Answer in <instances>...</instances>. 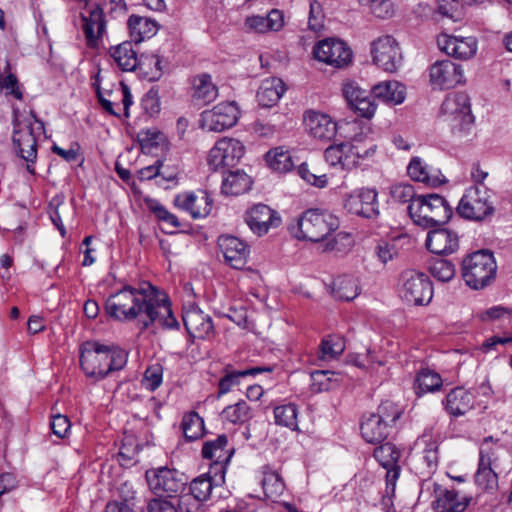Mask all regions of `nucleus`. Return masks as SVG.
I'll use <instances>...</instances> for the list:
<instances>
[{
	"instance_id": "obj_16",
	"label": "nucleus",
	"mask_w": 512,
	"mask_h": 512,
	"mask_svg": "<svg viewBox=\"0 0 512 512\" xmlns=\"http://www.w3.org/2000/svg\"><path fill=\"white\" fill-rule=\"evenodd\" d=\"M439 444L431 434L424 433L415 442L412 459L415 468L422 475L433 473L439 462Z\"/></svg>"
},
{
	"instance_id": "obj_21",
	"label": "nucleus",
	"mask_w": 512,
	"mask_h": 512,
	"mask_svg": "<svg viewBox=\"0 0 512 512\" xmlns=\"http://www.w3.org/2000/svg\"><path fill=\"white\" fill-rule=\"evenodd\" d=\"M81 20L87 45L90 48L97 47L99 39L106 31V21L102 8L98 5L90 7L87 14H81Z\"/></svg>"
},
{
	"instance_id": "obj_8",
	"label": "nucleus",
	"mask_w": 512,
	"mask_h": 512,
	"mask_svg": "<svg viewBox=\"0 0 512 512\" xmlns=\"http://www.w3.org/2000/svg\"><path fill=\"white\" fill-rule=\"evenodd\" d=\"M441 114L453 131L469 130L474 122L469 96L463 92L449 94L441 105Z\"/></svg>"
},
{
	"instance_id": "obj_28",
	"label": "nucleus",
	"mask_w": 512,
	"mask_h": 512,
	"mask_svg": "<svg viewBox=\"0 0 512 512\" xmlns=\"http://www.w3.org/2000/svg\"><path fill=\"white\" fill-rule=\"evenodd\" d=\"M475 394L463 387L453 388L443 399L445 410L453 417L465 415L474 408Z\"/></svg>"
},
{
	"instance_id": "obj_56",
	"label": "nucleus",
	"mask_w": 512,
	"mask_h": 512,
	"mask_svg": "<svg viewBox=\"0 0 512 512\" xmlns=\"http://www.w3.org/2000/svg\"><path fill=\"white\" fill-rule=\"evenodd\" d=\"M176 497L156 495L147 501V512H178Z\"/></svg>"
},
{
	"instance_id": "obj_30",
	"label": "nucleus",
	"mask_w": 512,
	"mask_h": 512,
	"mask_svg": "<svg viewBox=\"0 0 512 512\" xmlns=\"http://www.w3.org/2000/svg\"><path fill=\"white\" fill-rule=\"evenodd\" d=\"M249 31L267 33L280 31L284 26V15L278 9H272L267 16L253 15L245 19Z\"/></svg>"
},
{
	"instance_id": "obj_55",
	"label": "nucleus",
	"mask_w": 512,
	"mask_h": 512,
	"mask_svg": "<svg viewBox=\"0 0 512 512\" xmlns=\"http://www.w3.org/2000/svg\"><path fill=\"white\" fill-rule=\"evenodd\" d=\"M341 90L348 107L366 97L367 94H371L370 91L363 89L357 81L352 79L343 80Z\"/></svg>"
},
{
	"instance_id": "obj_54",
	"label": "nucleus",
	"mask_w": 512,
	"mask_h": 512,
	"mask_svg": "<svg viewBox=\"0 0 512 512\" xmlns=\"http://www.w3.org/2000/svg\"><path fill=\"white\" fill-rule=\"evenodd\" d=\"M214 483L210 475L195 478L189 486V491L204 503L210 498Z\"/></svg>"
},
{
	"instance_id": "obj_29",
	"label": "nucleus",
	"mask_w": 512,
	"mask_h": 512,
	"mask_svg": "<svg viewBox=\"0 0 512 512\" xmlns=\"http://www.w3.org/2000/svg\"><path fill=\"white\" fill-rule=\"evenodd\" d=\"M319 8L320 4L316 0L310 3L308 27L300 38L305 49L312 45V56L317 61H320V21L316 15Z\"/></svg>"
},
{
	"instance_id": "obj_49",
	"label": "nucleus",
	"mask_w": 512,
	"mask_h": 512,
	"mask_svg": "<svg viewBox=\"0 0 512 512\" xmlns=\"http://www.w3.org/2000/svg\"><path fill=\"white\" fill-rule=\"evenodd\" d=\"M262 487L266 497L274 500L283 494L285 484L276 471L268 470L264 471Z\"/></svg>"
},
{
	"instance_id": "obj_64",
	"label": "nucleus",
	"mask_w": 512,
	"mask_h": 512,
	"mask_svg": "<svg viewBox=\"0 0 512 512\" xmlns=\"http://www.w3.org/2000/svg\"><path fill=\"white\" fill-rule=\"evenodd\" d=\"M50 426L52 432L59 438H64L71 427L68 417L62 414L53 416Z\"/></svg>"
},
{
	"instance_id": "obj_4",
	"label": "nucleus",
	"mask_w": 512,
	"mask_h": 512,
	"mask_svg": "<svg viewBox=\"0 0 512 512\" xmlns=\"http://www.w3.org/2000/svg\"><path fill=\"white\" fill-rule=\"evenodd\" d=\"M131 41H124L110 48V55L123 71L139 69L148 81L159 80L163 74L162 60L158 55L137 56Z\"/></svg>"
},
{
	"instance_id": "obj_42",
	"label": "nucleus",
	"mask_w": 512,
	"mask_h": 512,
	"mask_svg": "<svg viewBox=\"0 0 512 512\" xmlns=\"http://www.w3.org/2000/svg\"><path fill=\"white\" fill-rule=\"evenodd\" d=\"M407 171L414 181L422 182L428 186L436 187L443 182L438 175L429 172L428 166L419 157H414L410 161Z\"/></svg>"
},
{
	"instance_id": "obj_63",
	"label": "nucleus",
	"mask_w": 512,
	"mask_h": 512,
	"mask_svg": "<svg viewBox=\"0 0 512 512\" xmlns=\"http://www.w3.org/2000/svg\"><path fill=\"white\" fill-rule=\"evenodd\" d=\"M303 125L312 136L318 137L320 128V113L316 110H308L303 116Z\"/></svg>"
},
{
	"instance_id": "obj_7",
	"label": "nucleus",
	"mask_w": 512,
	"mask_h": 512,
	"mask_svg": "<svg viewBox=\"0 0 512 512\" xmlns=\"http://www.w3.org/2000/svg\"><path fill=\"white\" fill-rule=\"evenodd\" d=\"M456 211L461 217L473 221L491 217L495 212L491 191L486 186L470 187L460 199Z\"/></svg>"
},
{
	"instance_id": "obj_40",
	"label": "nucleus",
	"mask_w": 512,
	"mask_h": 512,
	"mask_svg": "<svg viewBox=\"0 0 512 512\" xmlns=\"http://www.w3.org/2000/svg\"><path fill=\"white\" fill-rule=\"evenodd\" d=\"M252 180L245 172L230 171L223 179L222 192L226 195L237 196L251 189Z\"/></svg>"
},
{
	"instance_id": "obj_31",
	"label": "nucleus",
	"mask_w": 512,
	"mask_h": 512,
	"mask_svg": "<svg viewBox=\"0 0 512 512\" xmlns=\"http://www.w3.org/2000/svg\"><path fill=\"white\" fill-rule=\"evenodd\" d=\"M287 87L284 81L277 77H270L261 82L257 91V101L262 107H272L281 99Z\"/></svg>"
},
{
	"instance_id": "obj_6",
	"label": "nucleus",
	"mask_w": 512,
	"mask_h": 512,
	"mask_svg": "<svg viewBox=\"0 0 512 512\" xmlns=\"http://www.w3.org/2000/svg\"><path fill=\"white\" fill-rule=\"evenodd\" d=\"M496 270L493 253L488 250L473 252L462 261V277L469 287L476 290L489 285Z\"/></svg>"
},
{
	"instance_id": "obj_47",
	"label": "nucleus",
	"mask_w": 512,
	"mask_h": 512,
	"mask_svg": "<svg viewBox=\"0 0 512 512\" xmlns=\"http://www.w3.org/2000/svg\"><path fill=\"white\" fill-rule=\"evenodd\" d=\"M324 156L326 162L332 167L340 166L341 168H345L349 167L351 164H356L354 159L350 161L347 145L345 144L329 145L325 148Z\"/></svg>"
},
{
	"instance_id": "obj_23",
	"label": "nucleus",
	"mask_w": 512,
	"mask_h": 512,
	"mask_svg": "<svg viewBox=\"0 0 512 512\" xmlns=\"http://www.w3.org/2000/svg\"><path fill=\"white\" fill-rule=\"evenodd\" d=\"M438 46L447 55L460 60L473 57L477 51V41L474 37L442 35L438 38Z\"/></svg>"
},
{
	"instance_id": "obj_44",
	"label": "nucleus",
	"mask_w": 512,
	"mask_h": 512,
	"mask_svg": "<svg viewBox=\"0 0 512 512\" xmlns=\"http://www.w3.org/2000/svg\"><path fill=\"white\" fill-rule=\"evenodd\" d=\"M377 145L371 137H363L362 135H356L352 143L347 145L348 154L353 158L367 159L374 155L376 152Z\"/></svg>"
},
{
	"instance_id": "obj_45",
	"label": "nucleus",
	"mask_w": 512,
	"mask_h": 512,
	"mask_svg": "<svg viewBox=\"0 0 512 512\" xmlns=\"http://www.w3.org/2000/svg\"><path fill=\"white\" fill-rule=\"evenodd\" d=\"M252 417V409L244 400H240L233 405H229L222 411V418L232 424H244Z\"/></svg>"
},
{
	"instance_id": "obj_57",
	"label": "nucleus",
	"mask_w": 512,
	"mask_h": 512,
	"mask_svg": "<svg viewBox=\"0 0 512 512\" xmlns=\"http://www.w3.org/2000/svg\"><path fill=\"white\" fill-rule=\"evenodd\" d=\"M401 413V410L395 403L387 400L379 405L377 412L374 414L379 419L382 418V422L392 428L396 421L400 418Z\"/></svg>"
},
{
	"instance_id": "obj_26",
	"label": "nucleus",
	"mask_w": 512,
	"mask_h": 512,
	"mask_svg": "<svg viewBox=\"0 0 512 512\" xmlns=\"http://www.w3.org/2000/svg\"><path fill=\"white\" fill-rule=\"evenodd\" d=\"M174 204L188 212L194 219L206 217L212 209V201L206 193H202L200 196L193 192L181 193L175 197Z\"/></svg>"
},
{
	"instance_id": "obj_39",
	"label": "nucleus",
	"mask_w": 512,
	"mask_h": 512,
	"mask_svg": "<svg viewBox=\"0 0 512 512\" xmlns=\"http://www.w3.org/2000/svg\"><path fill=\"white\" fill-rule=\"evenodd\" d=\"M360 429L366 442L376 444L387 438L391 428L382 422V418L379 419L374 413H371L364 417Z\"/></svg>"
},
{
	"instance_id": "obj_1",
	"label": "nucleus",
	"mask_w": 512,
	"mask_h": 512,
	"mask_svg": "<svg viewBox=\"0 0 512 512\" xmlns=\"http://www.w3.org/2000/svg\"><path fill=\"white\" fill-rule=\"evenodd\" d=\"M105 308L115 320L131 321L140 317L142 330L156 322L164 329L180 328L166 294L149 282H141L137 287L125 285L108 297Z\"/></svg>"
},
{
	"instance_id": "obj_27",
	"label": "nucleus",
	"mask_w": 512,
	"mask_h": 512,
	"mask_svg": "<svg viewBox=\"0 0 512 512\" xmlns=\"http://www.w3.org/2000/svg\"><path fill=\"white\" fill-rule=\"evenodd\" d=\"M435 492L436 499L433 505L436 512H464L472 500L470 496L455 489L438 488Z\"/></svg>"
},
{
	"instance_id": "obj_17",
	"label": "nucleus",
	"mask_w": 512,
	"mask_h": 512,
	"mask_svg": "<svg viewBox=\"0 0 512 512\" xmlns=\"http://www.w3.org/2000/svg\"><path fill=\"white\" fill-rule=\"evenodd\" d=\"M245 222L254 234L262 236L271 228L279 227L282 220L277 211L266 204L259 203L246 211Z\"/></svg>"
},
{
	"instance_id": "obj_37",
	"label": "nucleus",
	"mask_w": 512,
	"mask_h": 512,
	"mask_svg": "<svg viewBox=\"0 0 512 512\" xmlns=\"http://www.w3.org/2000/svg\"><path fill=\"white\" fill-rule=\"evenodd\" d=\"M127 25L131 40L136 44L154 36L159 28L155 20L135 14L129 16Z\"/></svg>"
},
{
	"instance_id": "obj_5",
	"label": "nucleus",
	"mask_w": 512,
	"mask_h": 512,
	"mask_svg": "<svg viewBox=\"0 0 512 512\" xmlns=\"http://www.w3.org/2000/svg\"><path fill=\"white\" fill-rule=\"evenodd\" d=\"M407 210L414 223L424 228L443 225L453 214L452 207L446 199L434 193L419 195L407 206Z\"/></svg>"
},
{
	"instance_id": "obj_35",
	"label": "nucleus",
	"mask_w": 512,
	"mask_h": 512,
	"mask_svg": "<svg viewBox=\"0 0 512 512\" xmlns=\"http://www.w3.org/2000/svg\"><path fill=\"white\" fill-rule=\"evenodd\" d=\"M330 295L339 301H352L360 291L356 279L351 275H340L327 285Z\"/></svg>"
},
{
	"instance_id": "obj_53",
	"label": "nucleus",
	"mask_w": 512,
	"mask_h": 512,
	"mask_svg": "<svg viewBox=\"0 0 512 512\" xmlns=\"http://www.w3.org/2000/svg\"><path fill=\"white\" fill-rule=\"evenodd\" d=\"M389 195L393 202L410 205L418 196L414 187L409 183H396L390 186Z\"/></svg>"
},
{
	"instance_id": "obj_9",
	"label": "nucleus",
	"mask_w": 512,
	"mask_h": 512,
	"mask_svg": "<svg viewBox=\"0 0 512 512\" xmlns=\"http://www.w3.org/2000/svg\"><path fill=\"white\" fill-rule=\"evenodd\" d=\"M146 480L149 489L155 495H166L176 497L182 493L186 484V476L176 469L168 467H159L146 472Z\"/></svg>"
},
{
	"instance_id": "obj_18",
	"label": "nucleus",
	"mask_w": 512,
	"mask_h": 512,
	"mask_svg": "<svg viewBox=\"0 0 512 512\" xmlns=\"http://www.w3.org/2000/svg\"><path fill=\"white\" fill-rule=\"evenodd\" d=\"M430 83L434 88L450 89L463 81V70L450 60L436 61L430 67Z\"/></svg>"
},
{
	"instance_id": "obj_25",
	"label": "nucleus",
	"mask_w": 512,
	"mask_h": 512,
	"mask_svg": "<svg viewBox=\"0 0 512 512\" xmlns=\"http://www.w3.org/2000/svg\"><path fill=\"white\" fill-rule=\"evenodd\" d=\"M183 324L189 335L205 339L214 333L212 318L199 308H191L182 315Z\"/></svg>"
},
{
	"instance_id": "obj_3",
	"label": "nucleus",
	"mask_w": 512,
	"mask_h": 512,
	"mask_svg": "<svg viewBox=\"0 0 512 512\" xmlns=\"http://www.w3.org/2000/svg\"><path fill=\"white\" fill-rule=\"evenodd\" d=\"M12 125L13 151L25 161L36 162L38 145L35 134L44 132V122L37 118L33 110L24 116L18 108H13Z\"/></svg>"
},
{
	"instance_id": "obj_32",
	"label": "nucleus",
	"mask_w": 512,
	"mask_h": 512,
	"mask_svg": "<svg viewBox=\"0 0 512 512\" xmlns=\"http://www.w3.org/2000/svg\"><path fill=\"white\" fill-rule=\"evenodd\" d=\"M370 93L374 99L389 105H399L406 98L405 86L397 81L380 82L371 88Z\"/></svg>"
},
{
	"instance_id": "obj_14",
	"label": "nucleus",
	"mask_w": 512,
	"mask_h": 512,
	"mask_svg": "<svg viewBox=\"0 0 512 512\" xmlns=\"http://www.w3.org/2000/svg\"><path fill=\"white\" fill-rule=\"evenodd\" d=\"M245 153L241 141L234 138H222L216 142L208 155V165L214 171L224 167H234Z\"/></svg>"
},
{
	"instance_id": "obj_41",
	"label": "nucleus",
	"mask_w": 512,
	"mask_h": 512,
	"mask_svg": "<svg viewBox=\"0 0 512 512\" xmlns=\"http://www.w3.org/2000/svg\"><path fill=\"white\" fill-rule=\"evenodd\" d=\"M442 385L443 380L440 374L428 368L421 369L414 381L415 393L418 396L439 391Z\"/></svg>"
},
{
	"instance_id": "obj_58",
	"label": "nucleus",
	"mask_w": 512,
	"mask_h": 512,
	"mask_svg": "<svg viewBox=\"0 0 512 512\" xmlns=\"http://www.w3.org/2000/svg\"><path fill=\"white\" fill-rule=\"evenodd\" d=\"M175 504L178 512H203L204 510V502L190 491L180 496L177 494Z\"/></svg>"
},
{
	"instance_id": "obj_61",
	"label": "nucleus",
	"mask_w": 512,
	"mask_h": 512,
	"mask_svg": "<svg viewBox=\"0 0 512 512\" xmlns=\"http://www.w3.org/2000/svg\"><path fill=\"white\" fill-rule=\"evenodd\" d=\"M142 149L151 150L164 140V135L157 129L141 130L137 135Z\"/></svg>"
},
{
	"instance_id": "obj_15",
	"label": "nucleus",
	"mask_w": 512,
	"mask_h": 512,
	"mask_svg": "<svg viewBox=\"0 0 512 512\" xmlns=\"http://www.w3.org/2000/svg\"><path fill=\"white\" fill-rule=\"evenodd\" d=\"M373 62L382 70L393 73L402 63V53L397 41L392 36L379 37L372 43Z\"/></svg>"
},
{
	"instance_id": "obj_36",
	"label": "nucleus",
	"mask_w": 512,
	"mask_h": 512,
	"mask_svg": "<svg viewBox=\"0 0 512 512\" xmlns=\"http://www.w3.org/2000/svg\"><path fill=\"white\" fill-rule=\"evenodd\" d=\"M297 238L311 242L320 241V212L318 208L306 210L298 220Z\"/></svg>"
},
{
	"instance_id": "obj_22",
	"label": "nucleus",
	"mask_w": 512,
	"mask_h": 512,
	"mask_svg": "<svg viewBox=\"0 0 512 512\" xmlns=\"http://www.w3.org/2000/svg\"><path fill=\"white\" fill-rule=\"evenodd\" d=\"M218 246L225 261L234 269H241L247 263L248 246L239 238L222 235L218 238Z\"/></svg>"
},
{
	"instance_id": "obj_62",
	"label": "nucleus",
	"mask_w": 512,
	"mask_h": 512,
	"mask_svg": "<svg viewBox=\"0 0 512 512\" xmlns=\"http://www.w3.org/2000/svg\"><path fill=\"white\" fill-rule=\"evenodd\" d=\"M163 368L160 365L149 366L143 378L145 387L150 391H155L162 383Z\"/></svg>"
},
{
	"instance_id": "obj_52",
	"label": "nucleus",
	"mask_w": 512,
	"mask_h": 512,
	"mask_svg": "<svg viewBox=\"0 0 512 512\" xmlns=\"http://www.w3.org/2000/svg\"><path fill=\"white\" fill-rule=\"evenodd\" d=\"M429 270L432 276L441 282L450 281L456 271L455 265L450 260L440 257L431 260Z\"/></svg>"
},
{
	"instance_id": "obj_33",
	"label": "nucleus",
	"mask_w": 512,
	"mask_h": 512,
	"mask_svg": "<svg viewBox=\"0 0 512 512\" xmlns=\"http://www.w3.org/2000/svg\"><path fill=\"white\" fill-rule=\"evenodd\" d=\"M353 246L354 238L347 232L322 236V253L336 258L346 256L352 250Z\"/></svg>"
},
{
	"instance_id": "obj_12",
	"label": "nucleus",
	"mask_w": 512,
	"mask_h": 512,
	"mask_svg": "<svg viewBox=\"0 0 512 512\" xmlns=\"http://www.w3.org/2000/svg\"><path fill=\"white\" fill-rule=\"evenodd\" d=\"M344 208L353 215L375 219L379 216L378 192L374 188H359L343 199Z\"/></svg>"
},
{
	"instance_id": "obj_10",
	"label": "nucleus",
	"mask_w": 512,
	"mask_h": 512,
	"mask_svg": "<svg viewBox=\"0 0 512 512\" xmlns=\"http://www.w3.org/2000/svg\"><path fill=\"white\" fill-rule=\"evenodd\" d=\"M235 452V448L229 443L226 434H220L215 439L206 440L203 443L201 455L204 459L210 460V473L214 471L219 475V480L224 481L227 466Z\"/></svg>"
},
{
	"instance_id": "obj_51",
	"label": "nucleus",
	"mask_w": 512,
	"mask_h": 512,
	"mask_svg": "<svg viewBox=\"0 0 512 512\" xmlns=\"http://www.w3.org/2000/svg\"><path fill=\"white\" fill-rule=\"evenodd\" d=\"M401 456L400 450L392 443L386 442L374 450L375 459L384 467L396 465Z\"/></svg>"
},
{
	"instance_id": "obj_13",
	"label": "nucleus",
	"mask_w": 512,
	"mask_h": 512,
	"mask_svg": "<svg viewBox=\"0 0 512 512\" xmlns=\"http://www.w3.org/2000/svg\"><path fill=\"white\" fill-rule=\"evenodd\" d=\"M239 114L235 102H222L201 113L200 126L211 132H222L237 123Z\"/></svg>"
},
{
	"instance_id": "obj_34",
	"label": "nucleus",
	"mask_w": 512,
	"mask_h": 512,
	"mask_svg": "<svg viewBox=\"0 0 512 512\" xmlns=\"http://www.w3.org/2000/svg\"><path fill=\"white\" fill-rule=\"evenodd\" d=\"M218 96V88L213 83L211 75L198 74L192 79L191 97L194 102L208 104Z\"/></svg>"
},
{
	"instance_id": "obj_43",
	"label": "nucleus",
	"mask_w": 512,
	"mask_h": 512,
	"mask_svg": "<svg viewBox=\"0 0 512 512\" xmlns=\"http://www.w3.org/2000/svg\"><path fill=\"white\" fill-rule=\"evenodd\" d=\"M181 428L187 441H195L204 434V420L197 412L186 413L182 418Z\"/></svg>"
},
{
	"instance_id": "obj_48",
	"label": "nucleus",
	"mask_w": 512,
	"mask_h": 512,
	"mask_svg": "<svg viewBox=\"0 0 512 512\" xmlns=\"http://www.w3.org/2000/svg\"><path fill=\"white\" fill-rule=\"evenodd\" d=\"M345 339L339 334H330L322 339V361L337 359L344 352Z\"/></svg>"
},
{
	"instance_id": "obj_19",
	"label": "nucleus",
	"mask_w": 512,
	"mask_h": 512,
	"mask_svg": "<svg viewBox=\"0 0 512 512\" xmlns=\"http://www.w3.org/2000/svg\"><path fill=\"white\" fill-rule=\"evenodd\" d=\"M491 439V437L485 438L481 444L478 469L475 474L476 483L483 489H493L498 482L497 474L492 469L495 451L490 444Z\"/></svg>"
},
{
	"instance_id": "obj_38",
	"label": "nucleus",
	"mask_w": 512,
	"mask_h": 512,
	"mask_svg": "<svg viewBox=\"0 0 512 512\" xmlns=\"http://www.w3.org/2000/svg\"><path fill=\"white\" fill-rule=\"evenodd\" d=\"M271 367H252L245 370H233L228 371L225 370V374L218 383V395L217 397L220 398L221 396L227 394L232 390L233 387L240 385L242 380L245 379L248 376H255L257 374L263 373V372H271Z\"/></svg>"
},
{
	"instance_id": "obj_50",
	"label": "nucleus",
	"mask_w": 512,
	"mask_h": 512,
	"mask_svg": "<svg viewBox=\"0 0 512 512\" xmlns=\"http://www.w3.org/2000/svg\"><path fill=\"white\" fill-rule=\"evenodd\" d=\"M266 161L273 170L278 172H288L294 166L289 152L284 151L281 147L274 148L267 152Z\"/></svg>"
},
{
	"instance_id": "obj_24",
	"label": "nucleus",
	"mask_w": 512,
	"mask_h": 512,
	"mask_svg": "<svg viewBox=\"0 0 512 512\" xmlns=\"http://www.w3.org/2000/svg\"><path fill=\"white\" fill-rule=\"evenodd\" d=\"M426 247L436 255L451 254L459 247V236L446 228L433 229L428 232Z\"/></svg>"
},
{
	"instance_id": "obj_11",
	"label": "nucleus",
	"mask_w": 512,
	"mask_h": 512,
	"mask_svg": "<svg viewBox=\"0 0 512 512\" xmlns=\"http://www.w3.org/2000/svg\"><path fill=\"white\" fill-rule=\"evenodd\" d=\"M402 298L413 305L428 304L433 296L432 283L424 273L405 271L402 276Z\"/></svg>"
},
{
	"instance_id": "obj_46",
	"label": "nucleus",
	"mask_w": 512,
	"mask_h": 512,
	"mask_svg": "<svg viewBox=\"0 0 512 512\" xmlns=\"http://www.w3.org/2000/svg\"><path fill=\"white\" fill-rule=\"evenodd\" d=\"M274 420L275 424L283 427H287L291 430H297L298 428V408L294 403H287L276 406L274 408Z\"/></svg>"
},
{
	"instance_id": "obj_60",
	"label": "nucleus",
	"mask_w": 512,
	"mask_h": 512,
	"mask_svg": "<svg viewBox=\"0 0 512 512\" xmlns=\"http://www.w3.org/2000/svg\"><path fill=\"white\" fill-rule=\"evenodd\" d=\"M349 108L359 117L370 120L375 115L377 104L372 99V95L367 94L366 97H363L357 103L355 102Z\"/></svg>"
},
{
	"instance_id": "obj_20",
	"label": "nucleus",
	"mask_w": 512,
	"mask_h": 512,
	"mask_svg": "<svg viewBox=\"0 0 512 512\" xmlns=\"http://www.w3.org/2000/svg\"><path fill=\"white\" fill-rule=\"evenodd\" d=\"M352 51L338 38L322 39V63L336 69H343L352 62Z\"/></svg>"
},
{
	"instance_id": "obj_2",
	"label": "nucleus",
	"mask_w": 512,
	"mask_h": 512,
	"mask_svg": "<svg viewBox=\"0 0 512 512\" xmlns=\"http://www.w3.org/2000/svg\"><path fill=\"white\" fill-rule=\"evenodd\" d=\"M128 354L115 345L87 341L80 349V367L89 378L100 381L127 364Z\"/></svg>"
},
{
	"instance_id": "obj_59",
	"label": "nucleus",
	"mask_w": 512,
	"mask_h": 512,
	"mask_svg": "<svg viewBox=\"0 0 512 512\" xmlns=\"http://www.w3.org/2000/svg\"><path fill=\"white\" fill-rule=\"evenodd\" d=\"M141 107L150 117H153L160 112V96L158 87L153 86L148 90L141 100Z\"/></svg>"
}]
</instances>
